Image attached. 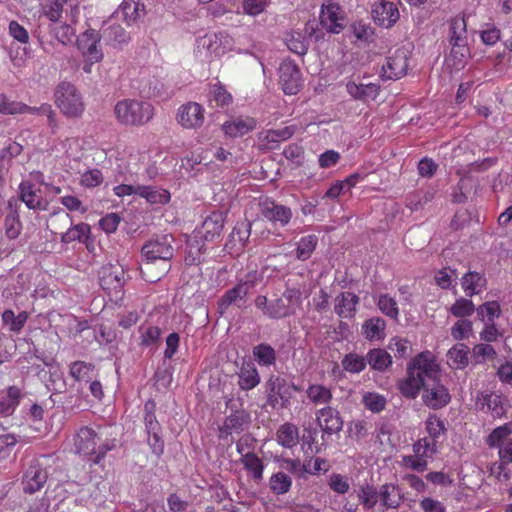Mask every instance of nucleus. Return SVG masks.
Returning a JSON list of instances; mask_svg holds the SVG:
<instances>
[{"instance_id":"1","label":"nucleus","mask_w":512,"mask_h":512,"mask_svg":"<svg viewBox=\"0 0 512 512\" xmlns=\"http://www.w3.org/2000/svg\"><path fill=\"white\" fill-rule=\"evenodd\" d=\"M398 389L402 396L415 399L423 390V403L440 409L450 402L448 389L440 382V369L429 353H420L407 366V376L400 380Z\"/></svg>"},{"instance_id":"2","label":"nucleus","mask_w":512,"mask_h":512,"mask_svg":"<svg viewBox=\"0 0 512 512\" xmlns=\"http://www.w3.org/2000/svg\"><path fill=\"white\" fill-rule=\"evenodd\" d=\"M114 113L122 124L143 125L152 119L154 109L149 102L126 99L115 105Z\"/></svg>"},{"instance_id":"3","label":"nucleus","mask_w":512,"mask_h":512,"mask_svg":"<svg viewBox=\"0 0 512 512\" xmlns=\"http://www.w3.org/2000/svg\"><path fill=\"white\" fill-rule=\"evenodd\" d=\"M55 103L68 117H79L84 111L81 95L69 82H61L55 90Z\"/></svg>"},{"instance_id":"4","label":"nucleus","mask_w":512,"mask_h":512,"mask_svg":"<svg viewBox=\"0 0 512 512\" xmlns=\"http://www.w3.org/2000/svg\"><path fill=\"white\" fill-rule=\"evenodd\" d=\"M173 238L171 235H164L155 240L148 241L142 247V256L145 258L146 263L142 268V273L150 270V265L153 261L162 260L167 262L172 259L174 249L172 247Z\"/></svg>"},{"instance_id":"5","label":"nucleus","mask_w":512,"mask_h":512,"mask_svg":"<svg viewBox=\"0 0 512 512\" xmlns=\"http://www.w3.org/2000/svg\"><path fill=\"white\" fill-rule=\"evenodd\" d=\"M125 282V271L118 264L105 265L99 272L100 286L111 297H122Z\"/></svg>"},{"instance_id":"6","label":"nucleus","mask_w":512,"mask_h":512,"mask_svg":"<svg viewBox=\"0 0 512 512\" xmlns=\"http://www.w3.org/2000/svg\"><path fill=\"white\" fill-rule=\"evenodd\" d=\"M48 479V474L45 468L41 465L38 459H30L24 467L22 476L23 491L28 494H33L43 488Z\"/></svg>"},{"instance_id":"7","label":"nucleus","mask_w":512,"mask_h":512,"mask_svg":"<svg viewBox=\"0 0 512 512\" xmlns=\"http://www.w3.org/2000/svg\"><path fill=\"white\" fill-rule=\"evenodd\" d=\"M101 39H103L101 32L95 29H88L77 38L78 49L91 64L103 59V52L99 47Z\"/></svg>"},{"instance_id":"8","label":"nucleus","mask_w":512,"mask_h":512,"mask_svg":"<svg viewBox=\"0 0 512 512\" xmlns=\"http://www.w3.org/2000/svg\"><path fill=\"white\" fill-rule=\"evenodd\" d=\"M259 206L262 216L280 227L288 225L293 216L292 210L288 206L279 204L269 198L261 201Z\"/></svg>"},{"instance_id":"9","label":"nucleus","mask_w":512,"mask_h":512,"mask_svg":"<svg viewBox=\"0 0 512 512\" xmlns=\"http://www.w3.org/2000/svg\"><path fill=\"white\" fill-rule=\"evenodd\" d=\"M101 436V432L92 427H81L74 436L75 452L83 456H93L97 444L102 440Z\"/></svg>"},{"instance_id":"10","label":"nucleus","mask_w":512,"mask_h":512,"mask_svg":"<svg viewBox=\"0 0 512 512\" xmlns=\"http://www.w3.org/2000/svg\"><path fill=\"white\" fill-rule=\"evenodd\" d=\"M279 81L287 95H295L301 88V72L298 66L290 60L283 61L279 67Z\"/></svg>"},{"instance_id":"11","label":"nucleus","mask_w":512,"mask_h":512,"mask_svg":"<svg viewBox=\"0 0 512 512\" xmlns=\"http://www.w3.org/2000/svg\"><path fill=\"white\" fill-rule=\"evenodd\" d=\"M231 413L228 415L223 425L219 428L220 438H225L233 433L243 432L250 424V414L244 409H234L233 406H229Z\"/></svg>"},{"instance_id":"12","label":"nucleus","mask_w":512,"mask_h":512,"mask_svg":"<svg viewBox=\"0 0 512 512\" xmlns=\"http://www.w3.org/2000/svg\"><path fill=\"white\" fill-rule=\"evenodd\" d=\"M371 15L375 24L387 29L393 27L400 17L397 5L384 0L372 6Z\"/></svg>"},{"instance_id":"13","label":"nucleus","mask_w":512,"mask_h":512,"mask_svg":"<svg viewBox=\"0 0 512 512\" xmlns=\"http://www.w3.org/2000/svg\"><path fill=\"white\" fill-rule=\"evenodd\" d=\"M406 54L396 51L395 54L386 57L381 68L380 77L383 80H397L406 74L408 63Z\"/></svg>"},{"instance_id":"14","label":"nucleus","mask_w":512,"mask_h":512,"mask_svg":"<svg viewBox=\"0 0 512 512\" xmlns=\"http://www.w3.org/2000/svg\"><path fill=\"white\" fill-rule=\"evenodd\" d=\"M178 123L186 129H196L204 123V109L196 102L180 106L177 113Z\"/></svg>"},{"instance_id":"15","label":"nucleus","mask_w":512,"mask_h":512,"mask_svg":"<svg viewBox=\"0 0 512 512\" xmlns=\"http://www.w3.org/2000/svg\"><path fill=\"white\" fill-rule=\"evenodd\" d=\"M316 416L324 434L332 435L340 432L343 428V421L339 412L330 406L318 410Z\"/></svg>"},{"instance_id":"16","label":"nucleus","mask_w":512,"mask_h":512,"mask_svg":"<svg viewBox=\"0 0 512 512\" xmlns=\"http://www.w3.org/2000/svg\"><path fill=\"white\" fill-rule=\"evenodd\" d=\"M267 388L269 391V400L271 402L277 401L280 398L282 406H286L291 398V391L298 390V387L293 383L288 384L285 379L278 376H271L267 382Z\"/></svg>"},{"instance_id":"17","label":"nucleus","mask_w":512,"mask_h":512,"mask_svg":"<svg viewBox=\"0 0 512 512\" xmlns=\"http://www.w3.org/2000/svg\"><path fill=\"white\" fill-rule=\"evenodd\" d=\"M321 23L331 33L338 34L344 28L343 11L338 4H328L321 11Z\"/></svg>"},{"instance_id":"18","label":"nucleus","mask_w":512,"mask_h":512,"mask_svg":"<svg viewBox=\"0 0 512 512\" xmlns=\"http://www.w3.org/2000/svg\"><path fill=\"white\" fill-rule=\"evenodd\" d=\"M59 221L64 225H70V228L61 235L62 243H71L74 241L83 242L90 233V226L86 223H80L72 226V218L68 213L59 216Z\"/></svg>"},{"instance_id":"19","label":"nucleus","mask_w":512,"mask_h":512,"mask_svg":"<svg viewBox=\"0 0 512 512\" xmlns=\"http://www.w3.org/2000/svg\"><path fill=\"white\" fill-rule=\"evenodd\" d=\"M145 12V6L139 0H123L115 16L123 20L128 26L135 23Z\"/></svg>"},{"instance_id":"20","label":"nucleus","mask_w":512,"mask_h":512,"mask_svg":"<svg viewBox=\"0 0 512 512\" xmlns=\"http://www.w3.org/2000/svg\"><path fill=\"white\" fill-rule=\"evenodd\" d=\"M359 302L360 299L355 293L342 292L335 298V313L341 318H353Z\"/></svg>"},{"instance_id":"21","label":"nucleus","mask_w":512,"mask_h":512,"mask_svg":"<svg viewBox=\"0 0 512 512\" xmlns=\"http://www.w3.org/2000/svg\"><path fill=\"white\" fill-rule=\"evenodd\" d=\"M256 127V121L251 117H237L226 121L222 125V130L226 136L231 138L242 137Z\"/></svg>"},{"instance_id":"22","label":"nucleus","mask_w":512,"mask_h":512,"mask_svg":"<svg viewBox=\"0 0 512 512\" xmlns=\"http://www.w3.org/2000/svg\"><path fill=\"white\" fill-rule=\"evenodd\" d=\"M104 42L114 48H122L131 41L130 33L119 24H110L101 30Z\"/></svg>"},{"instance_id":"23","label":"nucleus","mask_w":512,"mask_h":512,"mask_svg":"<svg viewBox=\"0 0 512 512\" xmlns=\"http://www.w3.org/2000/svg\"><path fill=\"white\" fill-rule=\"evenodd\" d=\"M461 286L466 296L472 297L486 289L487 279L483 273L468 271L461 278Z\"/></svg>"},{"instance_id":"24","label":"nucleus","mask_w":512,"mask_h":512,"mask_svg":"<svg viewBox=\"0 0 512 512\" xmlns=\"http://www.w3.org/2000/svg\"><path fill=\"white\" fill-rule=\"evenodd\" d=\"M346 90L348 94L360 101L375 100L380 92V85L376 83L357 84L353 81H349L346 84Z\"/></svg>"},{"instance_id":"25","label":"nucleus","mask_w":512,"mask_h":512,"mask_svg":"<svg viewBox=\"0 0 512 512\" xmlns=\"http://www.w3.org/2000/svg\"><path fill=\"white\" fill-rule=\"evenodd\" d=\"M245 291L239 289L236 285L228 289L218 301V312L223 315L231 305L243 308L246 304Z\"/></svg>"},{"instance_id":"26","label":"nucleus","mask_w":512,"mask_h":512,"mask_svg":"<svg viewBox=\"0 0 512 512\" xmlns=\"http://www.w3.org/2000/svg\"><path fill=\"white\" fill-rule=\"evenodd\" d=\"M252 224L248 221L237 222L229 235L227 246L241 250L246 246L251 234Z\"/></svg>"},{"instance_id":"27","label":"nucleus","mask_w":512,"mask_h":512,"mask_svg":"<svg viewBox=\"0 0 512 512\" xmlns=\"http://www.w3.org/2000/svg\"><path fill=\"white\" fill-rule=\"evenodd\" d=\"M469 355L468 346L455 344L447 352V364L453 369H464L469 364Z\"/></svg>"},{"instance_id":"28","label":"nucleus","mask_w":512,"mask_h":512,"mask_svg":"<svg viewBox=\"0 0 512 512\" xmlns=\"http://www.w3.org/2000/svg\"><path fill=\"white\" fill-rule=\"evenodd\" d=\"M366 359L370 368L378 372H384L392 365L391 355L381 348L370 349L366 354Z\"/></svg>"},{"instance_id":"29","label":"nucleus","mask_w":512,"mask_h":512,"mask_svg":"<svg viewBox=\"0 0 512 512\" xmlns=\"http://www.w3.org/2000/svg\"><path fill=\"white\" fill-rule=\"evenodd\" d=\"M203 237L206 241H213L220 236L224 228V216L221 212H213L203 222Z\"/></svg>"},{"instance_id":"30","label":"nucleus","mask_w":512,"mask_h":512,"mask_svg":"<svg viewBox=\"0 0 512 512\" xmlns=\"http://www.w3.org/2000/svg\"><path fill=\"white\" fill-rule=\"evenodd\" d=\"M477 405L484 412H491L493 417H501L505 414V408L501 397L495 393L481 394L478 398Z\"/></svg>"},{"instance_id":"31","label":"nucleus","mask_w":512,"mask_h":512,"mask_svg":"<svg viewBox=\"0 0 512 512\" xmlns=\"http://www.w3.org/2000/svg\"><path fill=\"white\" fill-rule=\"evenodd\" d=\"M138 196L146 199L150 204H167L171 199L168 190L151 185H140L138 187Z\"/></svg>"},{"instance_id":"32","label":"nucleus","mask_w":512,"mask_h":512,"mask_svg":"<svg viewBox=\"0 0 512 512\" xmlns=\"http://www.w3.org/2000/svg\"><path fill=\"white\" fill-rule=\"evenodd\" d=\"M19 198L29 209H43L42 198L37 193L35 186L29 181H23L19 185Z\"/></svg>"},{"instance_id":"33","label":"nucleus","mask_w":512,"mask_h":512,"mask_svg":"<svg viewBox=\"0 0 512 512\" xmlns=\"http://www.w3.org/2000/svg\"><path fill=\"white\" fill-rule=\"evenodd\" d=\"M254 360L261 367H270L276 364V350L268 343H260L253 347Z\"/></svg>"},{"instance_id":"34","label":"nucleus","mask_w":512,"mask_h":512,"mask_svg":"<svg viewBox=\"0 0 512 512\" xmlns=\"http://www.w3.org/2000/svg\"><path fill=\"white\" fill-rule=\"evenodd\" d=\"M285 43L291 52L299 56L305 55L309 47V40L305 34L295 30L285 35Z\"/></svg>"},{"instance_id":"35","label":"nucleus","mask_w":512,"mask_h":512,"mask_svg":"<svg viewBox=\"0 0 512 512\" xmlns=\"http://www.w3.org/2000/svg\"><path fill=\"white\" fill-rule=\"evenodd\" d=\"M299 439L298 428L292 423L281 425L277 431V441L285 448H292L297 445Z\"/></svg>"},{"instance_id":"36","label":"nucleus","mask_w":512,"mask_h":512,"mask_svg":"<svg viewBox=\"0 0 512 512\" xmlns=\"http://www.w3.org/2000/svg\"><path fill=\"white\" fill-rule=\"evenodd\" d=\"M295 314V308L287 304L282 297L270 300L266 317L270 319H283Z\"/></svg>"},{"instance_id":"37","label":"nucleus","mask_w":512,"mask_h":512,"mask_svg":"<svg viewBox=\"0 0 512 512\" xmlns=\"http://www.w3.org/2000/svg\"><path fill=\"white\" fill-rule=\"evenodd\" d=\"M426 431L429 435L427 437L430 442L435 443V446H437L438 440L445 436L447 432V428L445 425L444 420L440 419L434 414H431L428 416V418L425 421Z\"/></svg>"},{"instance_id":"38","label":"nucleus","mask_w":512,"mask_h":512,"mask_svg":"<svg viewBox=\"0 0 512 512\" xmlns=\"http://www.w3.org/2000/svg\"><path fill=\"white\" fill-rule=\"evenodd\" d=\"M379 496L382 506L386 509L397 508L401 503L399 491L393 484L382 485L379 489Z\"/></svg>"},{"instance_id":"39","label":"nucleus","mask_w":512,"mask_h":512,"mask_svg":"<svg viewBox=\"0 0 512 512\" xmlns=\"http://www.w3.org/2000/svg\"><path fill=\"white\" fill-rule=\"evenodd\" d=\"M21 391L16 386H11L7 390V395L0 398V414L9 416L13 414L19 404Z\"/></svg>"},{"instance_id":"40","label":"nucleus","mask_w":512,"mask_h":512,"mask_svg":"<svg viewBox=\"0 0 512 512\" xmlns=\"http://www.w3.org/2000/svg\"><path fill=\"white\" fill-rule=\"evenodd\" d=\"M318 244V238L314 234L302 237L295 250V256L300 261H305L311 257Z\"/></svg>"},{"instance_id":"41","label":"nucleus","mask_w":512,"mask_h":512,"mask_svg":"<svg viewBox=\"0 0 512 512\" xmlns=\"http://www.w3.org/2000/svg\"><path fill=\"white\" fill-rule=\"evenodd\" d=\"M366 360V355L362 356L357 353L350 352L342 358L341 365L346 372L359 374L365 370L367 366Z\"/></svg>"},{"instance_id":"42","label":"nucleus","mask_w":512,"mask_h":512,"mask_svg":"<svg viewBox=\"0 0 512 512\" xmlns=\"http://www.w3.org/2000/svg\"><path fill=\"white\" fill-rule=\"evenodd\" d=\"M241 463L244 468L252 473L256 482H260L263 478L264 465L262 460L254 453L247 452L241 457Z\"/></svg>"},{"instance_id":"43","label":"nucleus","mask_w":512,"mask_h":512,"mask_svg":"<svg viewBox=\"0 0 512 512\" xmlns=\"http://www.w3.org/2000/svg\"><path fill=\"white\" fill-rule=\"evenodd\" d=\"M28 313L25 311L15 315L14 311L7 309L2 313V321L4 325L9 326V330L14 333H19L25 326L28 320Z\"/></svg>"},{"instance_id":"44","label":"nucleus","mask_w":512,"mask_h":512,"mask_svg":"<svg viewBox=\"0 0 512 512\" xmlns=\"http://www.w3.org/2000/svg\"><path fill=\"white\" fill-rule=\"evenodd\" d=\"M260 383V376L254 366H243L239 373L238 385L243 390H251Z\"/></svg>"},{"instance_id":"45","label":"nucleus","mask_w":512,"mask_h":512,"mask_svg":"<svg viewBox=\"0 0 512 512\" xmlns=\"http://www.w3.org/2000/svg\"><path fill=\"white\" fill-rule=\"evenodd\" d=\"M308 399L315 405L328 404L332 400L331 390L321 384H312L308 387Z\"/></svg>"},{"instance_id":"46","label":"nucleus","mask_w":512,"mask_h":512,"mask_svg":"<svg viewBox=\"0 0 512 512\" xmlns=\"http://www.w3.org/2000/svg\"><path fill=\"white\" fill-rule=\"evenodd\" d=\"M292 486V478L286 473L279 471L274 473L269 480V487L276 495L287 493Z\"/></svg>"},{"instance_id":"47","label":"nucleus","mask_w":512,"mask_h":512,"mask_svg":"<svg viewBox=\"0 0 512 512\" xmlns=\"http://www.w3.org/2000/svg\"><path fill=\"white\" fill-rule=\"evenodd\" d=\"M386 323L380 317H374L364 322L363 333L369 340L380 339L384 336Z\"/></svg>"},{"instance_id":"48","label":"nucleus","mask_w":512,"mask_h":512,"mask_svg":"<svg viewBox=\"0 0 512 512\" xmlns=\"http://www.w3.org/2000/svg\"><path fill=\"white\" fill-rule=\"evenodd\" d=\"M263 281V273L251 270L238 279L236 286L245 291L246 297Z\"/></svg>"},{"instance_id":"49","label":"nucleus","mask_w":512,"mask_h":512,"mask_svg":"<svg viewBox=\"0 0 512 512\" xmlns=\"http://www.w3.org/2000/svg\"><path fill=\"white\" fill-rule=\"evenodd\" d=\"M350 30L353 36L361 42L370 43L374 41L375 30L369 23L362 20L355 21L351 24Z\"/></svg>"},{"instance_id":"50","label":"nucleus","mask_w":512,"mask_h":512,"mask_svg":"<svg viewBox=\"0 0 512 512\" xmlns=\"http://www.w3.org/2000/svg\"><path fill=\"white\" fill-rule=\"evenodd\" d=\"M477 317L484 323H494L495 318L501 314V308L497 301H488L477 309Z\"/></svg>"},{"instance_id":"51","label":"nucleus","mask_w":512,"mask_h":512,"mask_svg":"<svg viewBox=\"0 0 512 512\" xmlns=\"http://www.w3.org/2000/svg\"><path fill=\"white\" fill-rule=\"evenodd\" d=\"M362 403L365 408L372 413L382 412L387 405L386 398L377 392H364L362 395Z\"/></svg>"},{"instance_id":"52","label":"nucleus","mask_w":512,"mask_h":512,"mask_svg":"<svg viewBox=\"0 0 512 512\" xmlns=\"http://www.w3.org/2000/svg\"><path fill=\"white\" fill-rule=\"evenodd\" d=\"M50 33L62 44L66 45L72 41L75 36V29L68 24H50Z\"/></svg>"},{"instance_id":"53","label":"nucleus","mask_w":512,"mask_h":512,"mask_svg":"<svg viewBox=\"0 0 512 512\" xmlns=\"http://www.w3.org/2000/svg\"><path fill=\"white\" fill-rule=\"evenodd\" d=\"M94 369L93 364L86 363L84 361H75L70 366V375L76 381H85L88 382L91 380V373Z\"/></svg>"},{"instance_id":"54","label":"nucleus","mask_w":512,"mask_h":512,"mask_svg":"<svg viewBox=\"0 0 512 512\" xmlns=\"http://www.w3.org/2000/svg\"><path fill=\"white\" fill-rule=\"evenodd\" d=\"M377 306L379 310L391 319H397L399 309L396 300L388 294H381L378 297Z\"/></svg>"},{"instance_id":"55","label":"nucleus","mask_w":512,"mask_h":512,"mask_svg":"<svg viewBox=\"0 0 512 512\" xmlns=\"http://www.w3.org/2000/svg\"><path fill=\"white\" fill-rule=\"evenodd\" d=\"M196 48L198 51L204 50L206 54H216L220 49V41L214 33L206 34L196 40Z\"/></svg>"},{"instance_id":"56","label":"nucleus","mask_w":512,"mask_h":512,"mask_svg":"<svg viewBox=\"0 0 512 512\" xmlns=\"http://www.w3.org/2000/svg\"><path fill=\"white\" fill-rule=\"evenodd\" d=\"M511 430L507 424L495 428L487 437L486 443L490 448H499L505 443Z\"/></svg>"},{"instance_id":"57","label":"nucleus","mask_w":512,"mask_h":512,"mask_svg":"<svg viewBox=\"0 0 512 512\" xmlns=\"http://www.w3.org/2000/svg\"><path fill=\"white\" fill-rule=\"evenodd\" d=\"M210 102L217 107L228 106L232 102L231 94L220 84H215L210 89Z\"/></svg>"},{"instance_id":"58","label":"nucleus","mask_w":512,"mask_h":512,"mask_svg":"<svg viewBox=\"0 0 512 512\" xmlns=\"http://www.w3.org/2000/svg\"><path fill=\"white\" fill-rule=\"evenodd\" d=\"M474 310L475 306L472 300L463 297L457 299L450 308L451 314L458 318L470 316Z\"/></svg>"},{"instance_id":"59","label":"nucleus","mask_w":512,"mask_h":512,"mask_svg":"<svg viewBox=\"0 0 512 512\" xmlns=\"http://www.w3.org/2000/svg\"><path fill=\"white\" fill-rule=\"evenodd\" d=\"M4 227L5 234L9 239H15L19 236L21 231V222L16 211L11 210L10 213L7 214L4 221Z\"/></svg>"},{"instance_id":"60","label":"nucleus","mask_w":512,"mask_h":512,"mask_svg":"<svg viewBox=\"0 0 512 512\" xmlns=\"http://www.w3.org/2000/svg\"><path fill=\"white\" fill-rule=\"evenodd\" d=\"M329 469V465L327 461L323 458H307L302 463V470L305 473L317 475L321 472H327Z\"/></svg>"},{"instance_id":"61","label":"nucleus","mask_w":512,"mask_h":512,"mask_svg":"<svg viewBox=\"0 0 512 512\" xmlns=\"http://www.w3.org/2000/svg\"><path fill=\"white\" fill-rule=\"evenodd\" d=\"M147 434V444L150 447V450L153 455L157 458H160L164 454L165 450V442L162 437V430L152 431Z\"/></svg>"},{"instance_id":"62","label":"nucleus","mask_w":512,"mask_h":512,"mask_svg":"<svg viewBox=\"0 0 512 512\" xmlns=\"http://www.w3.org/2000/svg\"><path fill=\"white\" fill-rule=\"evenodd\" d=\"M145 415H144V425L145 432L150 433L152 431L162 430L160 423L158 422L155 416V403L153 401H148L145 406Z\"/></svg>"},{"instance_id":"63","label":"nucleus","mask_w":512,"mask_h":512,"mask_svg":"<svg viewBox=\"0 0 512 512\" xmlns=\"http://www.w3.org/2000/svg\"><path fill=\"white\" fill-rule=\"evenodd\" d=\"M438 451L435 443L430 442L427 437L419 439L413 444V452L415 456L427 458L431 457Z\"/></svg>"},{"instance_id":"64","label":"nucleus","mask_w":512,"mask_h":512,"mask_svg":"<svg viewBox=\"0 0 512 512\" xmlns=\"http://www.w3.org/2000/svg\"><path fill=\"white\" fill-rule=\"evenodd\" d=\"M388 348L394 353L396 358H406L409 356L411 345L407 339L394 337L390 340Z\"/></svg>"}]
</instances>
